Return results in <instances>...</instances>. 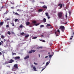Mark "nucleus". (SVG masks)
<instances>
[{
    "instance_id": "f257e3e1",
    "label": "nucleus",
    "mask_w": 74,
    "mask_h": 74,
    "mask_svg": "<svg viewBox=\"0 0 74 74\" xmlns=\"http://www.w3.org/2000/svg\"><path fill=\"white\" fill-rule=\"evenodd\" d=\"M18 69V64H15L13 66V68L12 69V71H16V69Z\"/></svg>"
},
{
    "instance_id": "f03ea898",
    "label": "nucleus",
    "mask_w": 74,
    "mask_h": 74,
    "mask_svg": "<svg viewBox=\"0 0 74 74\" xmlns=\"http://www.w3.org/2000/svg\"><path fill=\"white\" fill-rule=\"evenodd\" d=\"M62 15H63V13L61 12H59L58 14V16L60 18H62Z\"/></svg>"
},
{
    "instance_id": "7ed1b4c3",
    "label": "nucleus",
    "mask_w": 74,
    "mask_h": 74,
    "mask_svg": "<svg viewBox=\"0 0 74 74\" xmlns=\"http://www.w3.org/2000/svg\"><path fill=\"white\" fill-rule=\"evenodd\" d=\"M60 28L61 30H62V32H64L65 29V28L62 25L60 27Z\"/></svg>"
},
{
    "instance_id": "20e7f679",
    "label": "nucleus",
    "mask_w": 74,
    "mask_h": 74,
    "mask_svg": "<svg viewBox=\"0 0 74 74\" xmlns=\"http://www.w3.org/2000/svg\"><path fill=\"white\" fill-rule=\"evenodd\" d=\"M14 62V60L12 59H10L9 61H8V63H13Z\"/></svg>"
},
{
    "instance_id": "39448f33",
    "label": "nucleus",
    "mask_w": 74,
    "mask_h": 74,
    "mask_svg": "<svg viewBox=\"0 0 74 74\" xmlns=\"http://www.w3.org/2000/svg\"><path fill=\"white\" fill-rule=\"evenodd\" d=\"M20 58V56H16L14 57V60H17V59H19Z\"/></svg>"
},
{
    "instance_id": "423d86ee",
    "label": "nucleus",
    "mask_w": 74,
    "mask_h": 74,
    "mask_svg": "<svg viewBox=\"0 0 74 74\" xmlns=\"http://www.w3.org/2000/svg\"><path fill=\"white\" fill-rule=\"evenodd\" d=\"M36 51V50H31V51L29 52V53H32V52L34 53Z\"/></svg>"
},
{
    "instance_id": "0eeeda50",
    "label": "nucleus",
    "mask_w": 74,
    "mask_h": 74,
    "mask_svg": "<svg viewBox=\"0 0 74 74\" xmlns=\"http://www.w3.org/2000/svg\"><path fill=\"white\" fill-rule=\"evenodd\" d=\"M29 58V56H27L24 58V59H26Z\"/></svg>"
},
{
    "instance_id": "6e6552de",
    "label": "nucleus",
    "mask_w": 74,
    "mask_h": 74,
    "mask_svg": "<svg viewBox=\"0 0 74 74\" xmlns=\"http://www.w3.org/2000/svg\"><path fill=\"white\" fill-rule=\"evenodd\" d=\"M4 24V22H0V28L1 27V25H3Z\"/></svg>"
},
{
    "instance_id": "1a4fd4ad",
    "label": "nucleus",
    "mask_w": 74,
    "mask_h": 74,
    "mask_svg": "<svg viewBox=\"0 0 74 74\" xmlns=\"http://www.w3.org/2000/svg\"><path fill=\"white\" fill-rule=\"evenodd\" d=\"M33 69L34 70V71H37V70H36V67L35 66L33 67Z\"/></svg>"
},
{
    "instance_id": "9d476101",
    "label": "nucleus",
    "mask_w": 74,
    "mask_h": 74,
    "mask_svg": "<svg viewBox=\"0 0 74 74\" xmlns=\"http://www.w3.org/2000/svg\"><path fill=\"white\" fill-rule=\"evenodd\" d=\"M50 63V61L49 62H47L46 63V66H47L49 64V63Z\"/></svg>"
},
{
    "instance_id": "9b49d317",
    "label": "nucleus",
    "mask_w": 74,
    "mask_h": 74,
    "mask_svg": "<svg viewBox=\"0 0 74 74\" xmlns=\"http://www.w3.org/2000/svg\"><path fill=\"white\" fill-rule=\"evenodd\" d=\"M39 40L40 41L43 42H45V41L44 40L40 39Z\"/></svg>"
},
{
    "instance_id": "f8f14e48",
    "label": "nucleus",
    "mask_w": 74,
    "mask_h": 74,
    "mask_svg": "<svg viewBox=\"0 0 74 74\" xmlns=\"http://www.w3.org/2000/svg\"><path fill=\"white\" fill-rule=\"evenodd\" d=\"M60 8H62V4H59L58 5V6H60Z\"/></svg>"
},
{
    "instance_id": "ddd939ff",
    "label": "nucleus",
    "mask_w": 74,
    "mask_h": 74,
    "mask_svg": "<svg viewBox=\"0 0 74 74\" xmlns=\"http://www.w3.org/2000/svg\"><path fill=\"white\" fill-rule=\"evenodd\" d=\"M43 10L41 9H40L39 10H38V12H41Z\"/></svg>"
},
{
    "instance_id": "4468645a",
    "label": "nucleus",
    "mask_w": 74,
    "mask_h": 74,
    "mask_svg": "<svg viewBox=\"0 0 74 74\" xmlns=\"http://www.w3.org/2000/svg\"><path fill=\"white\" fill-rule=\"evenodd\" d=\"M15 15H18V16H20V14H18L17 12H16L15 13Z\"/></svg>"
},
{
    "instance_id": "2eb2a0df",
    "label": "nucleus",
    "mask_w": 74,
    "mask_h": 74,
    "mask_svg": "<svg viewBox=\"0 0 74 74\" xmlns=\"http://www.w3.org/2000/svg\"><path fill=\"white\" fill-rule=\"evenodd\" d=\"M26 25H29L30 24V22H27L26 23Z\"/></svg>"
},
{
    "instance_id": "dca6fc26",
    "label": "nucleus",
    "mask_w": 74,
    "mask_h": 74,
    "mask_svg": "<svg viewBox=\"0 0 74 74\" xmlns=\"http://www.w3.org/2000/svg\"><path fill=\"white\" fill-rule=\"evenodd\" d=\"M8 13V12L7 11L5 13H4V15H5V14H7Z\"/></svg>"
},
{
    "instance_id": "f3484780",
    "label": "nucleus",
    "mask_w": 74,
    "mask_h": 74,
    "mask_svg": "<svg viewBox=\"0 0 74 74\" xmlns=\"http://www.w3.org/2000/svg\"><path fill=\"white\" fill-rule=\"evenodd\" d=\"M32 23H33L35 24V23H37V21H32Z\"/></svg>"
},
{
    "instance_id": "a211bd4d",
    "label": "nucleus",
    "mask_w": 74,
    "mask_h": 74,
    "mask_svg": "<svg viewBox=\"0 0 74 74\" xmlns=\"http://www.w3.org/2000/svg\"><path fill=\"white\" fill-rule=\"evenodd\" d=\"M19 27L20 28H22V27H23V25H22V24H21L19 26Z\"/></svg>"
},
{
    "instance_id": "6ab92c4d",
    "label": "nucleus",
    "mask_w": 74,
    "mask_h": 74,
    "mask_svg": "<svg viewBox=\"0 0 74 74\" xmlns=\"http://www.w3.org/2000/svg\"><path fill=\"white\" fill-rule=\"evenodd\" d=\"M42 7H43V8H47V6H45V5H44V6Z\"/></svg>"
},
{
    "instance_id": "aec40b11",
    "label": "nucleus",
    "mask_w": 74,
    "mask_h": 74,
    "mask_svg": "<svg viewBox=\"0 0 74 74\" xmlns=\"http://www.w3.org/2000/svg\"><path fill=\"white\" fill-rule=\"evenodd\" d=\"M40 23H36L35 24V26H38V25H40Z\"/></svg>"
},
{
    "instance_id": "412c9836",
    "label": "nucleus",
    "mask_w": 74,
    "mask_h": 74,
    "mask_svg": "<svg viewBox=\"0 0 74 74\" xmlns=\"http://www.w3.org/2000/svg\"><path fill=\"white\" fill-rule=\"evenodd\" d=\"M44 26L43 25H41L40 26V28H41V27H44Z\"/></svg>"
},
{
    "instance_id": "4be33fe9",
    "label": "nucleus",
    "mask_w": 74,
    "mask_h": 74,
    "mask_svg": "<svg viewBox=\"0 0 74 74\" xmlns=\"http://www.w3.org/2000/svg\"><path fill=\"white\" fill-rule=\"evenodd\" d=\"M47 26H51V25L50 24H48L47 25Z\"/></svg>"
},
{
    "instance_id": "5701e85b",
    "label": "nucleus",
    "mask_w": 74,
    "mask_h": 74,
    "mask_svg": "<svg viewBox=\"0 0 74 74\" xmlns=\"http://www.w3.org/2000/svg\"><path fill=\"white\" fill-rule=\"evenodd\" d=\"M20 34L21 35H24V34H25V33L24 32H22Z\"/></svg>"
},
{
    "instance_id": "b1692460",
    "label": "nucleus",
    "mask_w": 74,
    "mask_h": 74,
    "mask_svg": "<svg viewBox=\"0 0 74 74\" xmlns=\"http://www.w3.org/2000/svg\"><path fill=\"white\" fill-rule=\"evenodd\" d=\"M29 36V35H27L25 36V38H27V37H28Z\"/></svg>"
},
{
    "instance_id": "393cba45",
    "label": "nucleus",
    "mask_w": 74,
    "mask_h": 74,
    "mask_svg": "<svg viewBox=\"0 0 74 74\" xmlns=\"http://www.w3.org/2000/svg\"><path fill=\"white\" fill-rule=\"evenodd\" d=\"M17 11H19V12H21V10H20V9H17Z\"/></svg>"
},
{
    "instance_id": "a878e982",
    "label": "nucleus",
    "mask_w": 74,
    "mask_h": 74,
    "mask_svg": "<svg viewBox=\"0 0 74 74\" xmlns=\"http://www.w3.org/2000/svg\"><path fill=\"white\" fill-rule=\"evenodd\" d=\"M8 34L9 35H10L11 34V33L10 31H8Z\"/></svg>"
},
{
    "instance_id": "bb28decb",
    "label": "nucleus",
    "mask_w": 74,
    "mask_h": 74,
    "mask_svg": "<svg viewBox=\"0 0 74 74\" xmlns=\"http://www.w3.org/2000/svg\"><path fill=\"white\" fill-rule=\"evenodd\" d=\"M36 38H37V37H33L32 39H36Z\"/></svg>"
},
{
    "instance_id": "cd10ccee",
    "label": "nucleus",
    "mask_w": 74,
    "mask_h": 74,
    "mask_svg": "<svg viewBox=\"0 0 74 74\" xmlns=\"http://www.w3.org/2000/svg\"><path fill=\"white\" fill-rule=\"evenodd\" d=\"M43 21L45 22H46V19H45V18H44L43 19Z\"/></svg>"
},
{
    "instance_id": "c85d7f7f",
    "label": "nucleus",
    "mask_w": 74,
    "mask_h": 74,
    "mask_svg": "<svg viewBox=\"0 0 74 74\" xmlns=\"http://www.w3.org/2000/svg\"><path fill=\"white\" fill-rule=\"evenodd\" d=\"M46 14V15L47 16H48L49 15H48V13H45Z\"/></svg>"
},
{
    "instance_id": "c756f323",
    "label": "nucleus",
    "mask_w": 74,
    "mask_h": 74,
    "mask_svg": "<svg viewBox=\"0 0 74 74\" xmlns=\"http://www.w3.org/2000/svg\"><path fill=\"white\" fill-rule=\"evenodd\" d=\"M11 24L13 26H15V25H14V23H12Z\"/></svg>"
},
{
    "instance_id": "7c9ffc66",
    "label": "nucleus",
    "mask_w": 74,
    "mask_h": 74,
    "mask_svg": "<svg viewBox=\"0 0 74 74\" xmlns=\"http://www.w3.org/2000/svg\"><path fill=\"white\" fill-rule=\"evenodd\" d=\"M66 18H67V13H66V15H65Z\"/></svg>"
},
{
    "instance_id": "2f4dec72",
    "label": "nucleus",
    "mask_w": 74,
    "mask_h": 74,
    "mask_svg": "<svg viewBox=\"0 0 74 74\" xmlns=\"http://www.w3.org/2000/svg\"><path fill=\"white\" fill-rule=\"evenodd\" d=\"M57 32H55V34H56V36H58V34H57Z\"/></svg>"
},
{
    "instance_id": "473e14b6",
    "label": "nucleus",
    "mask_w": 74,
    "mask_h": 74,
    "mask_svg": "<svg viewBox=\"0 0 74 74\" xmlns=\"http://www.w3.org/2000/svg\"><path fill=\"white\" fill-rule=\"evenodd\" d=\"M18 21V19H15V22H16Z\"/></svg>"
},
{
    "instance_id": "72a5a7b5",
    "label": "nucleus",
    "mask_w": 74,
    "mask_h": 74,
    "mask_svg": "<svg viewBox=\"0 0 74 74\" xmlns=\"http://www.w3.org/2000/svg\"><path fill=\"white\" fill-rule=\"evenodd\" d=\"M34 64H35V65H37L38 64L37 63H36L35 62L34 63Z\"/></svg>"
},
{
    "instance_id": "f704fd0d",
    "label": "nucleus",
    "mask_w": 74,
    "mask_h": 74,
    "mask_svg": "<svg viewBox=\"0 0 74 74\" xmlns=\"http://www.w3.org/2000/svg\"><path fill=\"white\" fill-rule=\"evenodd\" d=\"M12 54H13V55H16V53H12Z\"/></svg>"
},
{
    "instance_id": "c9c22d12",
    "label": "nucleus",
    "mask_w": 74,
    "mask_h": 74,
    "mask_svg": "<svg viewBox=\"0 0 74 74\" xmlns=\"http://www.w3.org/2000/svg\"><path fill=\"white\" fill-rule=\"evenodd\" d=\"M31 67H34V66L33 64H32L31 65Z\"/></svg>"
},
{
    "instance_id": "e433bc0d",
    "label": "nucleus",
    "mask_w": 74,
    "mask_h": 74,
    "mask_svg": "<svg viewBox=\"0 0 74 74\" xmlns=\"http://www.w3.org/2000/svg\"><path fill=\"white\" fill-rule=\"evenodd\" d=\"M45 69V68H43V69H42V70L41 71H43V70H44V69Z\"/></svg>"
},
{
    "instance_id": "4c0bfd02",
    "label": "nucleus",
    "mask_w": 74,
    "mask_h": 74,
    "mask_svg": "<svg viewBox=\"0 0 74 74\" xmlns=\"http://www.w3.org/2000/svg\"><path fill=\"white\" fill-rule=\"evenodd\" d=\"M49 58H51V57L52 56V55H49Z\"/></svg>"
},
{
    "instance_id": "58836bf2",
    "label": "nucleus",
    "mask_w": 74,
    "mask_h": 74,
    "mask_svg": "<svg viewBox=\"0 0 74 74\" xmlns=\"http://www.w3.org/2000/svg\"><path fill=\"white\" fill-rule=\"evenodd\" d=\"M69 13L70 15H71V12L70 11H69Z\"/></svg>"
},
{
    "instance_id": "ea45409f",
    "label": "nucleus",
    "mask_w": 74,
    "mask_h": 74,
    "mask_svg": "<svg viewBox=\"0 0 74 74\" xmlns=\"http://www.w3.org/2000/svg\"><path fill=\"white\" fill-rule=\"evenodd\" d=\"M42 48V47H39V48Z\"/></svg>"
},
{
    "instance_id": "a19ab883",
    "label": "nucleus",
    "mask_w": 74,
    "mask_h": 74,
    "mask_svg": "<svg viewBox=\"0 0 74 74\" xmlns=\"http://www.w3.org/2000/svg\"><path fill=\"white\" fill-rule=\"evenodd\" d=\"M6 27H9V25H7Z\"/></svg>"
},
{
    "instance_id": "79ce46f5",
    "label": "nucleus",
    "mask_w": 74,
    "mask_h": 74,
    "mask_svg": "<svg viewBox=\"0 0 74 74\" xmlns=\"http://www.w3.org/2000/svg\"><path fill=\"white\" fill-rule=\"evenodd\" d=\"M1 37H2V38H4L5 37L3 35H2Z\"/></svg>"
},
{
    "instance_id": "37998d69",
    "label": "nucleus",
    "mask_w": 74,
    "mask_h": 74,
    "mask_svg": "<svg viewBox=\"0 0 74 74\" xmlns=\"http://www.w3.org/2000/svg\"><path fill=\"white\" fill-rule=\"evenodd\" d=\"M11 8H12V9H14V8L13 7H11Z\"/></svg>"
},
{
    "instance_id": "c03bdc74",
    "label": "nucleus",
    "mask_w": 74,
    "mask_h": 74,
    "mask_svg": "<svg viewBox=\"0 0 74 74\" xmlns=\"http://www.w3.org/2000/svg\"><path fill=\"white\" fill-rule=\"evenodd\" d=\"M12 34H15V33L14 32H11Z\"/></svg>"
},
{
    "instance_id": "a18cd8bd",
    "label": "nucleus",
    "mask_w": 74,
    "mask_h": 74,
    "mask_svg": "<svg viewBox=\"0 0 74 74\" xmlns=\"http://www.w3.org/2000/svg\"><path fill=\"white\" fill-rule=\"evenodd\" d=\"M58 32H59V33H60V30H59V29L58 30Z\"/></svg>"
},
{
    "instance_id": "49530a36",
    "label": "nucleus",
    "mask_w": 74,
    "mask_h": 74,
    "mask_svg": "<svg viewBox=\"0 0 74 74\" xmlns=\"http://www.w3.org/2000/svg\"><path fill=\"white\" fill-rule=\"evenodd\" d=\"M7 67H9V68H10V66L8 65L7 66Z\"/></svg>"
},
{
    "instance_id": "de8ad7c7",
    "label": "nucleus",
    "mask_w": 74,
    "mask_h": 74,
    "mask_svg": "<svg viewBox=\"0 0 74 74\" xmlns=\"http://www.w3.org/2000/svg\"><path fill=\"white\" fill-rule=\"evenodd\" d=\"M69 5H70V3H68V4L67 5V7H68V6H69Z\"/></svg>"
},
{
    "instance_id": "09e8293b",
    "label": "nucleus",
    "mask_w": 74,
    "mask_h": 74,
    "mask_svg": "<svg viewBox=\"0 0 74 74\" xmlns=\"http://www.w3.org/2000/svg\"><path fill=\"white\" fill-rule=\"evenodd\" d=\"M3 41H4V42H5V39H3Z\"/></svg>"
},
{
    "instance_id": "8fccbe9b",
    "label": "nucleus",
    "mask_w": 74,
    "mask_h": 74,
    "mask_svg": "<svg viewBox=\"0 0 74 74\" xmlns=\"http://www.w3.org/2000/svg\"><path fill=\"white\" fill-rule=\"evenodd\" d=\"M48 19H49L50 18V16H48Z\"/></svg>"
},
{
    "instance_id": "3c124183",
    "label": "nucleus",
    "mask_w": 74,
    "mask_h": 74,
    "mask_svg": "<svg viewBox=\"0 0 74 74\" xmlns=\"http://www.w3.org/2000/svg\"><path fill=\"white\" fill-rule=\"evenodd\" d=\"M5 64H8V62H5Z\"/></svg>"
},
{
    "instance_id": "603ef678",
    "label": "nucleus",
    "mask_w": 74,
    "mask_h": 74,
    "mask_svg": "<svg viewBox=\"0 0 74 74\" xmlns=\"http://www.w3.org/2000/svg\"><path fill=\"white\" fill-rule=\"evenodd\" d=\"M6 20H7V21H8V20H10V19H9V18H7V19H6Z\"/></svg>"
},
{
    "instance_id": "864d4df0",
    "label": "nucleus",
    "mask_w": 74,
    "mask_h": 74,
    "mask_svg": "<svg viewBox=\"0 0 74 74\" xmlns=\"http://www.w3.org/2000/svg\"><path fill=\"white\" fill-rule=\"evenodd\" d=\"M48 56H47L45 57V58H48Z\"/></svg>"
},
{
    "instance_id": "5fc2aeb1",
    "label": "nucleus",
    "mask_w": 74,
    "mask_h": 74,
    "mask_svg": "<svg viewBox=\"0 0 74 74\" xmlns=\"http://www.w3.org/2000/svg\"><path fill=\"white\" fill-rule=\"evenodd\" d=\"M73 39V38H70V40H72Z\"/></svg>"
},
{
    "instance_id": "6e6d98bb",
    "label": "nucleus",
    "mask_w": 74,
    "mask_h": 74,
    "mask_svg": "<svg viewBox=\"0 0 74 74\" xmlns=\"http://www.w3.org/2000/svg\"><path fill=\"white\" fill-rule=\"evenodd\" d=\"M1 45V42H0V45Z\"/></svg>"
},
{
    "instance_id": "4d7b16f0",
    "label": "nucleus",
    "mask_w": 74,
    "mask_h": 74,
    "mask_svg": "<svg viewBox=\"0 0 74 74\" xmlns=\"http://www.w3.org/2000/svg\"><path fill=\"white\" fill-rule=\"evenodd\" d=\"M52 27H50V29H52Z\"/></svg>"
},
{
    "instance_id": "13d9d810",
    "label": "nucleus",
    "mask_w": 74,
    "mask_h": 74,
    "mask_svg": "<svg viewBox=\"0 0 74 74\" xmlns=\"http://www.w3.org/2000/svg\"><path fill=\"white\" fill-rule=\"evenodd\" d=\"M39 58L40 57V54H39Z\"/></svg>"
},
{
    "instance_id": "bf43d9fd",
    "label": "nucleus",
    "mask_w": 74,
    "mask_h": 74,
    "mask_svg": "<svg viewBox=\"0 0 74 74\" xmlns=\"http://www.w3.org/2000/svg\"><path fill=\"white\" fill-rule=\"evenodd\" d=\"M41 37H44V36L43 35H41Z\"/></svg>"
},
{
    "instance_id": "052dcab7",
    "label": "nucleus",
    "mask_w": 74,
    "mask_h": 74,
    "mask_svg": "<svg viewBox=\"0 0 74 74\" xmlns=\"http://www.w3.org/2000/svg\"><path fill=\"white\" fill-rule=\"evenodd\" d=\"M1 42H2V43H3V41H1Z\"/></svg>"
},
{
    "instance_id": "680f3d73",
    "label": "nucleus",
    "mask_w": 74,
    "mask_h": 74,
    "mask_svg": "<svg viewBox=\"0 0 74 74\" xmlns=\"http://www.w3.org/2000/svg\"><path fill=\"white\" fill-rule=\"evenodd\" d=\"M1 52H0V55H1Z\"/></svg>"
},
{
    "instance_id": "e2e57ef3",
    "label": "nucleus",
    "mask_w": 74,
    "mask_h": 74,
    "mask_svg": "<svg viewBox=\"0 0 74 74\" xmlns=\"http://www.w3.org/2000/svg\"><path fill=\"white\" fill-rule=\"evenodd\" d=\"M67 22H66L65 23V24H67Z\"/></svg>"
},
{
    "instance_id": "0e129e2a",
    "label": "nucleus",
    "mask_w": 74,
    "mask_h": 74,
    "mask_svg": "<svg viewBox=\"0 0 74 74\" xmlns=\"http://www.w3.org/2000/svg\"><path fill=\"white\" fill-rule=\"evenodd\" d=\"M71 37L72 38H73V36H71Z\"/></svg>"
},
{
    "instance_id": "69168bd1",
    "label": "nucleus",
    "mask_w": 74,
    "mask_h": 74,
    "mask_svg": "<svg viewBox=\"0 0 74 74\" xmlns=\"http://www.w3.org/2000/svg\"><path fill=\"white\" fill-rule=\"evenodd\" d=\"M45 63V62H44L43 64H44Z\"/></svg>"
},
{
    "instance_id": "338daca9",
    "label": "nucleus",
    "mask_w": 74,
    "mask_h": 74,
    "mask_svg": "<svg viewBox=\"0 0 74 74\" xmlns=\"http://www.w3.org/2000/svg\"><path fill=\"white\" fill-rule=\"evenodd\" d=\"M3 6L2 7V8H3Z\"/></svg>"
},
{
    "instance_id": "774afa93",
    "label": "nucleus",
    "mask_w": 74,
    "mask_h": 74,
    "mask_svg": "<svg viewBox=\"0 0 74 74\" xmlns=\"http://www.w3.org/2000/svg\"><path fill=\"white\" fill-rule=\"evenodd\" d=\"M48 53V54H50V53Z\"/></svg>"
}]
</instances>
